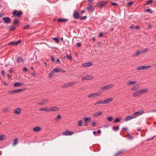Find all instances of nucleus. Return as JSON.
<instances>
[{"mask_svg": "<svg viewBox=\"0 0 156 156\" xmlns=\"http://www.w3.org/2000/svg\"><path fill=\"white\" fill-rule=\"evenodd\" d=\"M22 90V89H18L12 90H9L8 91V93L9 94H13L19 92Z\"/></svg>", "mask_w": 156, "mask_h": 156, "instance_id": "obj_14", "label": "nucleus"}, {"mask_svg": "<svg viewBox=\"0 0 156 156\" xmlns=\"http://www.w3.org/2000/svg\"><path fill=\"white\" fill-rule=\"evenodd\" d=\"M87 9L88 11L93 12L94 10V8L92 6L89 5L87 7Z\"/></svg>", "mask_w": 156, "mask_h": 156, "instance_id": "obj_24", "label": "nucleus"}, {"mask_svg": "<svg viewBox=\"0 0 156 156\" xmlns=\"http://www.w3.org/2000/svg\"><path fill=\"white\" fill-rule=\"evenodd\" d=\"M61 118V115H58V117H57V120H58V119H60Z\"/></svg>", "mask_w": 156, "mask_h": 156, "instance_id": "obj_56", "label": "nucleus"}, {"mask_svg": "<svg viewBox=\"0 0 156 156\" xmlns=\"http://www.w3.org/2000/svg\"><path fill=\"white\" fill-rule=\"evenodd\" d=\"M1 73H2V74L3 75H4L5 74V72L3 70H2L1 71Z\"/></svg>", "mask_w": 156, "mask_h": 156, "instance_id": "obj_64", "label": "nucleus"}, {"mask_svg": "<svg viewBox=\"0 0 156 156\" xmlns=\"http://www.w3.org/2000/svg\"><path fill=\"white\" fill-rule=\"evenodd\" d=\"M66 57L67 58H68L70 60H71L72 59L71 56L70 55H68V54H67L66 55Z\"/></svg>", "mask_w": 156, "mask_h": 156, "instance_id": "obj_46", "label": "nucleus"}, {"mask_svg": "<svg viewBox=\"0 0 156 156\" xmlns=\"http://www.w3.org/2000/svg\"><path fill=\"white\" fill-rule=\"evenodd\" d=\"M144 69H148L150 68L151 66V65H148V66H143Z\"/></svg>", "mask_w": 156, "mask_h": 156, "instance_id": "obj_39", "label": "nucleus"}, {"mask_svg": "<svg viewBox=\"0 0 156 156\" xmlns=\"http://www.w3.org/2000/svg\"><path fill=\"white\" fill-rule=\"evenodd\" d=\"M152 0H149L148 1H147L146 3V5H149L151 3H152Z\"/></svg>", "mask_w": 156, "mask_h": 156, "instance_id": "obj_43", "label": "nucleus"}, {"mask_svg": "<svg viewBox=\"0 0 156 156\" xmlns=\"http://www.w3.org/2000/svg\"><path fill=\"white\" fill-rule=\"evenodd\" d=\"M136 83V81H129L127 83V84L129 85H135Z\"/></svg>", "mask_w": 156, "mask_h": 156, "instance_id": "obj_19", "label": "nucleus"}, {"mask_svg": "<svg viewBox=\"0 0 156 156\" xmlns=\"http://www.w3.org/2000/svg\"><path fill=\"white\" fill-rule=\"evenodd\" d=\"M142 54L141 51H137L136 53L134 55V56H137L140 55V54Z\"/></svg>", "mask_w": 156, "mask_h": 156, "instance_id": "obj_32", "label": "nucleus"}, {"mask_svg": "<svg viewBox=\"0 0 156 156\" xmlns=\"http://www.w3.org/2000/svg\"><path fill=\"white\" fill-rule=\"evenodd\" d=\"M146 11L148 12L152 13L150 9H146Z\"/></svg>", "mask_w": 156, "mask_h": 156, "instance_id": "obj_57", "label": "nucleus"}, {"mask_svg": "<svg viewBox=\"0 0 156 156\" xmlns=\"http://www.w3.org/2000/svg\"><path fill=\"white\" fill-rule=\"evenodd\" d=\"M124 151H125L124 150H121V151H119L117 153H116L115 154V156H117V155H118L119 154L121 153L122 152Z\"/></svg>", "mask_w": 156, "mask_h": 156, "instance_id": "obj_40", "label": "nucleus"}, {"mask_svg": "<svg viewBox=\"0 0 156 156\" xmlns=\"http://www.w3.org/2000/svg\"><path fill=\"white\" fill-rule=\"evenodd\" d=\"M50 112L51 111H56L59 110V108L57 107H53L51 108H49Z\"/></svg>", "mask_w": 156, "mask_h": 156, "instance_id": "obj_13", "label": "nucleus"}, {"mask_svg": "<svg viewBox=\"0 0 156 156\" xmlns=\"http://www.w3.org/2000/svg\"><path fill=\"white\" fill-rule=\"evenodd\" d=\"M114 86V85L113 84H110L102 87L101 88V90H109L113 87Z\"/></svg>", "mask_w": 156, "mask_h": 156, "instance_id": "obj_1", "label": "nucleus"}, {"mask_svg": "<svg viewBox=\"0 0 156 156\" xmlns=\"http://www.w3.org/2000/svg\"><path fill=\"white\" fill-rule=\"evenodd\" d=\"M102 114V112L101 111H100L94 113L93 114V116L95 117H96L98 116H100Z\"/></svg>", "mask_w": 156, "mask_h": 156, "instance_id": "obj_17", "label": "nucleus"}, {"mask_svg": "<svg viewBox=\"0 0 156 156\" xmlns=\"http://www.w3.org/2000/svg\"><path fill=\"white\" fill-rule=\"evenodd\" d=\"M16 28V27L14 26H12L10 28V30H14Z\"/></svg>", "mask_w": 156, "mask_h": 156, "instance_id": "obj_45", "label": "nucleus"}, {"mask_svg": "<svg viewBox=\"0 0 156 156\" xmlns=\"http://www.w3.org/2000/svg\"><path fill=\"white\" fill-rule=\"evenodd\" d=\"M136 69L138 70H140L144 69L143 66H138L136 68Z\"/></svg>", "mask_w": 156, "mask_h": 156, "instance_id": "obj_34", "label": "nucleus"}, {"mask_svg": "<svg viewBox=\"0 0 156 156\" xmlns=\"http://www.w3.org/2000/svg\"><path fill=\"white\" fill-rule=\"evenodd\" d=\"M76 44L77 46L78 47H80L81 45V44L80 42H77Z\"/></svg>", "mask_w": 156, "mask_h": 156, "instance_id": "obj_61", "label": "nucleus"}, {"mask_svg": "<svg viewBox=\"0 0 156 156\" xmlns=\"http://www.w3.org/2000/svg\"><path fill=\"white\" fill-rule=\"evenodd\" d=\"M52 73H57L59 72V70L58 69H54L52 71Z\"/></svg>", "mask_w": 156, "mask_h": 156, "instance_id": "obj_36", "label": "nucleus"}, {"mask_svg": "<svg viewBox=\"0 0 156 156\" xmlns=\"http://www.w3.org/2000/svg\"><path fill=\"white\" fill-rule=\"evenodd\" d=\"M23 69L24 71H26V72H27L28 71V69H27V68L26 67H24L23 68Z\"/></svg>", "mask_w": 156, "mask_h": 156, "instance_id": "obj_59", "label": "nucleus"}, {"mask_svg": "<svg viewBox=\"0 0 156 156\" xmlns=\"http://www.w3.org/2000/svg\"><path fill=\"white\" fill-rule=\"evenodd\" d=\"M96 122H93L92 125V126L93 127H95L96 126Z\"/></svg>", "mask_w": 156, "mask_h": 156, "instance_id": "obj_53", "label": "nucleus"}, {"mask_svg": "<svg viewBox=\"0 0 156 156\" xmlns=\"http://www.w3.org/2000/svg\"><path fill=\"white\" fill-rule=\"evenodd\" d=\"M94 78V77L90 75L86 74V75L82 78L81 80L84 81V80H91Z\"/></svg>", "mask_w": 156, "mask_h": 156, "instance_id": "obj_2", "label": "nucleus"}, {"mask_svg": "<svg viewBox=\"0 0 156 156\" xmlns=\"http://www.w3.org/2000/svg\"><path fill=\"white\" fill-rule=\"evenodd\" d=\"M108 119L109 121H111L113 120V118L112 117H109L108 118Z\"/></svg>", "mask_w": 156, "mask_h": 156, "instance_id": "obj_44", "label": "nucleus"}, {"mask_svg": "<svg viewBox=\"0 0 156 156\" xmlns=\"http://www.w3.org/2000/svg\"><path fill=\"white\" fill-rule=\"evenodd\" d=\"M86 18H87L86 16H83L81 18V20H86Z\"/></svg>", "mask_w": 156, "mask_h": 156, "instance_id": "obj_54", "label": "nucleus"}, {"mask_svg": "<svg viewBox=\"0 0 156 156\" xmlns=\"http://www.w3.org/2000/svg\"><path fill=\"white\" fill-rule=\"evenodd\" d=\"M12 14L17 16L18 17H20L22 15V12L20 11H19L17 12V11L15 10L13 12Z\"/></svg>", "mask_w": 156, "mask_h": 156, "instance_id": "obj_6", "label": "nucleus"}, {"mask_svg": "<svg viewBox=\"0 0 156 156\" xmlns=\"http://www.w3.org/2000/svg\"><path fill=\"white\" fill-rule=\"evenodd\" d=\"M9 45H17L16 43V42L13 41L10 42L9 43Z\"/></svg>", "mask_w": 156, "mask_h": 156, "instance_id": "obj_42", "label": "nucleus"}, {"mask_svg": "<svg viewBox=\"0 0 156 156\" xmlns=\"http://www.w3.org/2000/svg\"><path fill=\"white\" fill-rule=\"evenodd\" d=\"M39 110L41 111L50 112L49 108H42L40 109Z\"/></svg>", "mask_w": 156, "mask_h": 156, "instance_id": "obj_23", "label": "nucleus"}, {"mask_svg": "<svg viewBox=\"0 0 156 156\" xmlns=\"http://www.w3.org/2000/svg\"><path fill=\"white\" fill-rule=\"evenodd\" d=\"M53 40L55 41L57 43H59V39L57 38H52Z\"/></svg>", "mask_w": 156, "mask_h": 156, "instance_id": "obj_37", "label": "nucleus"}, {"mask_svg": "<svg viewBox=\"0 0 156 156\" xmlns=\"http://www.w3.org/2000/svg\"><path fill=\"white\" fill-rule=\"evenodd\" d=\"M74 18L75 19H78L80 18V13L78 12L75 11L73 14Z\"/></svg>", "mask_w": 156, "mask_h": 156, "instance_id": "obj_8", "label": "nucleus"}, {"mask_svg": "<svg viewBox=\"0 0 156 156\" xmlns=\"http://www.w3.org/2000/svg\"><path fill=\"white\" fill-rule=\"evenodd\" d=\"M120 121V119L118 118H116L115 119V121H114V122L115 123H117V122H119Z\"/></svg>", "mask_w": 156, "mask_h": 156, "instance_id": "obj_41", "label": "nucleus"}, {"mask_svg": "<svg viewBox=\"0 0 156 156\" xmlns=\"http://www.w3.org/2000/svg\"><path fill=\"white\" fill-rule=\"evenodd\" d=\"M75 132L70 131L67 130L62 133V135L64 136L71 135L74 134Z\"/></svg>", "mask_w": 156, "mask_h": 156, "instance_id": "obj_4", "label": "nucleus"}, {"mask_svg": "<svg viewBox=\"0 0 156 156\" xmlns=\"http://www.w3.org/2000/svg\"><path fill=\"white\" fill-rule=\"evenodd\" d=\"M48 102V99H44L43 100L41 101L40 102H38L37 103V104L38 105H44L46 102Z\"/></svg>", "mask_w": 156, "mask_h": 156, "instance_id": "obj_7", "label": "nucleus"}, {"mask_svg": "<svg viewBox=\"0 0 156 156\" xmlns=\"http://www.w3.org/2000/svg\"><path fill=\"white\" fill-rule=\"evenodd\" d=\"M94 97V94H90L88 96V97L89 98H92Z\"/></svg>", "mask_w": 156, "mask_h": 156, "instance_id": "obj_49", "label": "nucleus"}, {"mask_svg": "<svg viewBox=\"0 0 156 156\" xmlns=\"http://www.w3.org/2000/svg\"><path fill=\"white\" fill-rule=\"evenodd\" d=\"M98 104L104 105L103 101L101 100H98L94 104V105H96Z\"/></svg>", "mask_w": 156, "mask_h": 156, "instance_id": "obj_21", "label": "nucleus"}, {"mask_svg": "<svg viewBox=\"0 0 156 156\" xmlns=\"http://www.w3.org/2000/svg\"><path fill=\"white\" fill-rule=\"evenodd\" d=\"M23 85V83H15L13 86L15 87H20L21 86Z\"/></svg>", "mask_w": 156, "mask_h": 156, "instance_id": "obj_22", "label": "nucleus"}, {"mask_svg": "<svg viewBox=\"0 0 156 156\" xmlns=\"http://www.w3.org/2000/svg\"><path fill=\"white\" fill-rule=\"evenodd\" d=\"M18 138H16L13 141V143L12 144L13 146H14L16 145L18 143Z\"/></svg>", "mask_w": 156, "mask_h": 156, "instance_id": "obj_31", "label": "nucleus"}, {"mask_svg": "<svg viewBox=\"0 0 156 156\" xmlns=\"http://www.w3.org/2000/svg\"><path fill=\"white\" fill-rule=\"evenodd\" d=\"M21 41L20 40H19L18 41L16 42V43L17 45Z\"/></svg>", "mask_w": 156, "mask_h": 156, "instance_id": "obj_63", "label": "nucleus"}, {"mask_svg": "<svg viewBox=\"0 0 156 156\" xmlns=\"http://www.w3.org/2000/svg\"><path fill=\"white\" fill-rule=\"evenodd\" d=\"M140 87V85L139 84H137L133 87H132L130 90L132 91H135L138 90Z\"/></svg>", "mask_w": 156, "mask_h": 156, "instance_id": "obj_11", "label": "nucleus"}, {"mask_svg": "<svg viewBox=\"0 0 156 156\" xmlns=\"http://www.w3.org/2000/svg\"><path fill=\"white\" fill-rule=\"evenodd\" d=\"M2 19L4 20V22L5 23H8L10 22V19L7 17H3Z\"/></svg>", "mask_w": 156, "mask_h": 156, "instance_id": "obj_15", "label": "nucleus"}, {"mask_svg": "<svg viewBox=\"0 0 156 156\" xmlns=\"http://www.w3.org/2000/svg\"><path fill=\"white\" fill-rule=\"evenodd\" d=\"M92 62H88L85 63H83L82 65V66L84 68H87L92 65Z\"/></svg>", "mask_w": 156, "mask_h": 156, "instance_id": "obj_12", "label": "nucleus"}, {"mask_svg": "<svg viewBox=\"0 0 156 156\" xmlns=\"http://www.w3.org/2000/svg\"><path fill=\"white\" fill-rule=\"evenodd\" d=\"M140 95H141V94L140 90L134 92L133 94V96L136 97Z\"/></svg>", "mask_w": 156, "mask_h": 156, "instance_id": "obj_16", "label": "nucleus"}, {"mask_svg": "<svg viewBox=\"0 0 156 156\" xmlns=\"http://www.w3.org/2000/svg\"><path fill=\"white\" fill-rule=\"evenodd\" d=\"M68 19L65 18H60L58 20V21L61 22H65L68 20Z\"/></svg>", "mask_w": 156, "mask_h": 156, "instance_id": "obj_26", "label": "nucleus"}, {"mask_svg": "<svg viewBox=\"0 0 156 156\" xmlns=\"http://www.w3.org/2000/svg\"><path fill=\"white\" fill-rule=\"evenodd\" d=\"M53 73H52V72H51V73H49V77H51L52 76H53Z\"/></svg>", "mask_w": 156, "mask_h": 156, "instance_id": "obj_55", "label": "nucleus"}, {"mask_svg": "<svg viewBox=\"0 0 156 156\" xmlns=\"http://www.w3.org/2000/svg\"><path fill=\"white\" fill-rule=\"evenodd\" d=\"M105 4H106L105 2L103 1H101L100 2V3H99V5L101 7H102L103 6H104V5H105Z\"/></svg>", "mask_w": 156, "mask_h": 156, "instance_id": "obj_30", "label": "nucleus"}, {"mask_svg": "<svg viewBox=\"0 0 156 156\" xmlns=\"http://www.w3.org/2000/svg\"><path fill=\"white\" fill-rule=\"evenodd\" d=\"M51 59L52 61H54L55 60V57L54 56H51Z\"/></svg>", "mask_w": 156, "mask_h": 156, "instance_id": "obj_58", "label": "nucleus"}, {"mask_svg": "<svg viewBox=\"0 0 156 156\" xmlns=\"http://www.w3.org/2000/svg\"><path fill=\"white\" fill-rule=\"evenodd\" d=\"M21 113V109L20 108H18L14 111V113L16 115H18Z\"/></svg>", "mask_w": 156, "mask_h": 156, "instance_id": "obj_18", "label": "nucleus"}, {"mask_svg": "<svg viewBox=\"0 0 156 156\" xmlns=\"http://www.w3.org/2000/svg\"><path fill=\"white\" fill-rule=\"evenodd\" d=\"M83 120L85 122L84 125L85 126H87L88 125V124L91 120V118L90 117H84Z\"/></svg>", "mask_w": 156, "mask_h": 156, "instance_id": "obj_3", "label": "nucleus"}, {"mask_svg": "<svg viewBox=\"0 0 156 156\" xmlns=\"http://www.w3.org/2000/svg\"><path fill=\"white\" fill-rule=\"evenodd\" d=\"M85 74V73H82L80 75V77H82V78L83 77V76H84Z\"/></svg>", "mask_w": 156, "mask_h": 156, "instance_id": "obj_48", "label": "nucleus"}, {"mask_svg": "<svg viewBox=\"0 0 156 156\" xmlns=\"http://www.w3.org/2000/svg\"><path fill=\"white\" fill-rule=\"evenodd\" d=\"M134 116L133 115H129L125 118V121H128L133 119H135V118Z\"/></svg>", "mask_w": 156, "mask_h": 156, "instance_id": "obj_10", "label": "nucleus"}, {"mask_svg": "<svg viewBox=\"0 0 156 156\" xmlns=\"http://www.w3.org/2000/svg\"><path fill=\"white\" fill-rule=\"evenodd\" d=\"M141 94L144 93H145L147 92L148 90L147 89H144L142 90H140Z\"/></svg>", "mask_w": 156, "mask_h": 156, "instance_id": "obj_25", "label": "nucleus"}, {"mask_svg": "<svg viewBox=\"0 0 156 156\" xmlns=\"http://www.w3.org/2000/svg\"><path fill=\"white\" fill-rule=\"evenodd\" d=\"M113 100L112 98H110L103 101V104H107L112 102Z\"/></svg>", "mask_w": 156, "mask_h": 156, "instance_id": "obj_9", "label": "nucleus"}, {"mask_svg": "<svg viewBox=\"0 0 156 156\" xmlns=\"http://www.w3.org/2000/svg\"><path fill=\"white\" fill-rule=\"evenodd\" d=\"M29 25H26L24 27V29H27V28H28L29 27Z\"/></svg>", "mask_w": 156, "mask_h": 156, "instance_id": "obj_62", "label": "nucleus"}, {"mask_svg": "<svg viewBox=\"0 0 156 156\" xmlns=\"http://www.w3.org/2000/svg\"><path fill=\"white\" fill-rule=\"evenodd\" d=\"M101 94L100 92H98L97 93H94V97L98 96L101 95Z\"/></svg>", "mask_w": 156, "mask_h": 156, "instance_id": "obj_38", "label": "nucleus"}, {"mask_svg": "<svg viewBox=\"0 0 156 156\" xmlns=\"http://www.w3.org/2000/svg\"><path fill=\"white\" fill-rule=\"evenodd\" d=\"M144 112V111L143 110H140L138 112H135L133 114L135 116V118H136L137 116L141 115L143 114Z\"/></svg>", "mask_w": 156, "mask_h": 156, "instance_id": "obj_5", "label": "nucleus"}, {"mask_svg": "<svg viewBox=\"0 0 156 156\" xmlns=\"http://www.w3.org/2000/svg\"><path fill=\"white\" fill-rule=\"evenodd\" d=\"M41 129V128L39 127L36 126L34 127L33 129V130L35 132H38L40 131Z\"/></svg>", "mask_w": 156, "mask_h": 156, "instance_id": "obj_20", "label": "nucleus"}, {"mask_svg": "<svg viewBox=\"0 0 156 156\" xmlns=\"http://www.w3.org/2000/svg\"><path fill=\"white\" fill-rule=\"evenodd\" d=\"M9 110V108H6L4 109H3L4 112H8Z\"/></svg>", "mask_w": 156, "mask_h": 156, "instance_id": "obj_52", "label": "nucleus"}, {"mask_svg": "<svg viewBox=\"0 0 156 156\" xmlns=\"http://www.w3.org/2000/svg\"><path fill=\"white\" fill-rule=\"evenodd\" d=\"M76 83V82H72L71 83H67L66 84V87H69L70 86H73L74 85L75 83Z\"/></svg>", "mask_w": 156, "mask_h": 156, "instance_id": "obj_27", "label": "nucleus"}, {"mask_svg": "<svg viewBox=\"0 0 156 156\" xmlns=\"http://www.w3.org/2000/svg\"><path fill=\"white\" fill-rule=\"evenodd\" d=\"M16 61L18 63H20L23 62L22 59L19 56L17 57L16 58Z\"/></svg>", "mask_w": 156, "mask_h": 156, "instance_id": "obj_28", "label": "nucleus"}, {"mask_svg": "<svg viewBox=\"0 0 156 156\" xmlns=\"http://www.w3.org/2000/svg\"><path fill=\"white\" fill-rule=\"evenodd\" d=\"M19 23V21L18 20H15L14 21L13 24H18Z\"/></svg>", "mask_w": 156, "mask_h": 156, "instance_id": "obj_47", "label": "nucleus"}, {"mask_svg": "<svg viewBox=\"0 0 156 156\" xmlns=\"http://www.w3.org/2000/svg\"><path fill=\"white\" fill-rule=\"evenodd\" d=\"M6 138V136L5 135H0V140L2 141L4 140Z\"/></svg>", "mask_w": 156, "mask_h": 156, "instance_id": "obj_29", "label": "nucleus"}, {"mask_svg": "<svg viewBox=\"0 0 156 156\" xmlns=\"http://www.w3.org/2000/svg\"><path fill=\"white\" fill-rule=\"evenodd\" d=\"M133 4V2H132V1H130L128 3L127 5H128L130 6V5H132Z\"/></svg>", "mask_w": 156, "mask_h": 156, "instance_id": "obj_50", "label": "nucleus"}, {"mask_svg": "<svg viewBox=\"0 0 156 156\" xmlns=\"http://www.w3.org/2000/svg\"><path fill=\"white\" fill-rule=\"evenodd\" d=\"M112 5H113L114 6H115V5H117V3L115 2H112Z\"/></svg>", "mask_w": 156, "mask_h": 156, "instance_id": "obj_60", "label": "nucleus"}, {"mask_svg": "<svg viewBox=\"0 0 156 156\" xmlns=\"http://www.w3.org/2000/svg\"><path fill=\"white\" fill-rule=\"evenodd\" d=\"M119 126H117L116 127L114 126L113 127V129L114 130H116L118 129H119Z\"/></svg>", "mask_w": 156, "mask_h": 156, "instance_id": "obj_51", "label": "nucleus"}, {"mask_svg": "<svg viewBox=\"0 0 156 156\" xmlns=\"http://www.w3.org/2000/svg\"><path fill=\"white\" fill-rule=\"evenodd\" d=\"M83 123V121L82 120H79L78 122V125L79 126H81L82 125Z\"/></svg>", "mask_w": 156, "mask_h": 156, "instance_id": "obj_35", "label": "nucleus"}, {"mask_svg": "<svg viewBox=\"0 0 156 156\" xmlns=\"http://www.w3.org/2000/svg\"><path fill=\"white\" fill-rule=\"evenodd\" d=\"M149 50L148 48H145L143 50L141 51L142 52V54H144L146 53Z\"/></svg>", "mask_w": 156, "mask_h": 156, "instance_id": "obj_33", "label": "nucleus"}]
</instances>
